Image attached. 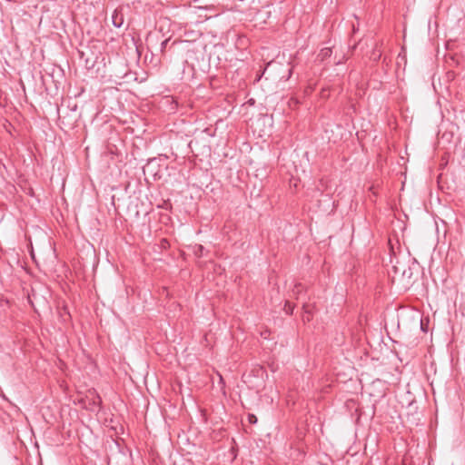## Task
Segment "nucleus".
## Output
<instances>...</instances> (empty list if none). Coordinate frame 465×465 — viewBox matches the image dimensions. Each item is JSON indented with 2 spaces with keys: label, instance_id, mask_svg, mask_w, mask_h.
Wrapping results in <instances>:
<instances>
[{
  "label": "nucleus",
  "instance_id": "nucleus-1",
  "mask_svg": "<svg viewBox=\"0 0 465 465\" xmlns=\"http://www.w3.org/2000/svg\"><path fill=\"white\" fill-rule=\"evenodd\" d=\"M112 23L117 28H120L124 25V17L122 8H116L114 11V13L112 15Z\"/></svg>",
  "mask_w": 465,
  "mask_h": 465
},
{
  "label": "nucleus",
  "instance_id": "nucleus-2",
  "mask_svg": "<svg viewBox=\"0 0 465 465\" xmlns=\"http://www.w3.org/2000/svg\"><path fill=\"white\" fill-rule=\"evenodd\" d=\"M332 54V49L331 47H325L321 49L319 52L317 58L321 62L326 61L328 58H330Z\"/></svg>",
  "mask_w": 465,
  "mask_h": 465
},
{
  "label": "nucleus",
  "instance_id": "nucleus-3",
  "mask_svg": "<svg viewBox=\"0 0 465 465\" xmlns=\"http://www.w3.org/2000/svg\"><path fill=\"white\" fill-rule=\"evenodd\" d=\"M303 291V286L302 283H296L292 290L291 297L298 299L299 294Z\"/></svg>",
  "mask_w": 465,
  "mask_h": 465
},
{
  "label": "nucleus",
  "instance_id": "nucleus-4",
  "mask_svg": "<svg viewBox=\"0 0 465 465\" xmlns=\"http://www.w3.org/2000/svg\"><path fill=\"white\" fill-rule=\"evenodd\" d=\"M302 309L304 311V314L302 316L303 322H310L312 319V312L309 310V305L303 304Z\"/></svg>",
  "mask_w": 465,
  "mask_h": 465
},
{
  "label": "nucleus",
  "instance_id": "nucleus-5",
  "mask_svg": "<svg viewBox=\"0 0 465 465\" xmlns=\"http://www.w3.org/2000/svg\"><path fill=\"white\" fill-rule=\"evenodd\" d=\"M293 308H294V305L292 304L289 301H286L285 302V304H284V312L287 313V314H292L293 312Z\"/></svg>",
  "mask_w": 465,
  "mask_h": 465
},
{
  "label": "nucleus",
  "instance_id": "nucleus-6",
  "mask_svg": "<svg viewBox=\"0 0 465 465\" xmlns=\"http://www.w3.org/2000/svg\"><path fill=\"white\" fill-rule=\"evenodd\" d=\"M204 247L203 245H196L194 248V253L198 257L203 256Z\"/></svg>",
  "mask_w": 465,
  "mask_h": 465
},
{
  "label": "nucleus",
  "instance_id": "nucleus-7",
  "mask_svg": "<svg viewBox=\"0 0 465 465\" xmlns=\"http://www.w3.org/2000/svg\"><path fill=\"white\" fill-rule=\"evenodd\" d=\"M248 420H249L250 423L254 424V423L257 422V418H256V416L254 414H249L248 415Z\"/></svg>",
  "mask_w": 465,
  "mask_h": 465
},
{
  "label": "nucleus",
  "instance_id": "nucleus-8",
  "mask_svg": "<svg viewBox=\"0 0 465 465\" xmlns=\"http://www.w3.org/2000/svg\"><path fill=\"white\" fill-rule=\"evenodd\" d=\"M167 44H168V39H166V40L162 42V44H161V50L162 51L164 50V48L166 47Z\"/></svg>",
  "mask_w": 465,
  "mask_h": 465
},
{
  "label": "nucleus",
  "instance_id": "nucleus-9",
  "mask_svg": "<svg viewBox=\"0 0 465 465\" xmlns=\"http://www.w3.org/2000/svg\"><path fill=\"white\" fill-rule=\"evenodd\" d=\"M345 60H347V57L343 54L342 57L341 59H339L336 64H341L343 63Z\"/></svg>",
  "mask_w": 465,
  "mask_h": 465
},
{
  "label": "nucleus",
  "instance_id": "nucleus-10",
  "mask_svg": "<svg viewBox=\"0 0 465 465\" xmlns=\"http://www.w3.org/2000/svg\"><path fill=\"white\" fill-rule=\"evenodd\" d=\"M167 243H168V242H167V240H166V239H163V240H162V245H163V246H164V247H165V244H167Z\"/></svg>",
  "mask_w": 465,
  "mask_h": 465
}]
</instances>
